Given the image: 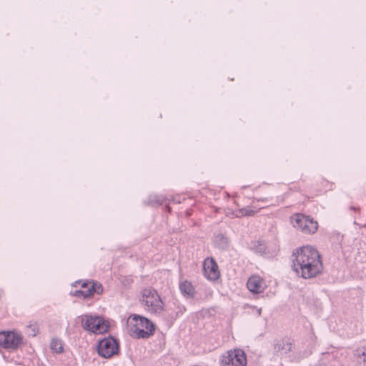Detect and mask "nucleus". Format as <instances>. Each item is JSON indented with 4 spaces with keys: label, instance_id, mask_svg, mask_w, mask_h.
Here are the masks:
<instances>
[{
    "label": "nucleus",
    "instance_id": "nucleus-19",
    "mask_svg": "<svg viewBox=\"0 0 366 366\" xmlns=\"http://www.w3.org/2000/svg\"><path fill=\"white\" fill-rule=\"evenodd\" d=\"M178 310L177 312V315H182L186 311V307L183 305H179L177 306Z\"/></svg>",
    "mask_w": 366,
    "mask_h": 366
},
{
    "label": "nucleus",
    "instance_id": "nucleus-4",
    "mask_svg": "<svg viewBox=\"0 0 366 366\" xmlns=\"http://www.w3.org/2000/svg\"><path fill=\"white\" fill-rule=\"evenodd\" d=\"M142 302L151 313L161 314L164 310L163 302L156 290L144 289L142 291Z\"/></svg>",
    "mask_w": 366,
    "mask_h": 366
},
{
    "label": "nucleus",
    "instance_id": "nucleus-16",
    "mask_svg": "<svg viewBox=\"0 0 366 366\" xmlns=\"http://www.w3.org/2000/svg\"><path fill=\"white\" fill-rule=\"evenodd\" d=\"M252 249L260 254H262L266 251V247L264 244L262 242H254L252 244Z\"/></svg>",
    "mask_w": 366,
    "mask_h": 366
},
{
    "label": "nucleus",
    "instance_id": "nucleus-13",
    "mask_svg": "<svg viewBox=\"0 0 366 366\" xmlns=\"http://www.w3.org/2000/svg\"><path fill=\"white\" fill-rule=\"evenodd\" d=\"M352 361L355 366H366V347H360L353 352Z\"/></svg>",
    "mask_w": 366,
    "mask_h": 366
},
{
    "label": "nucleus",
    "instance_id": "nucleus-9",
    "mask_svg": "<svg viewBox=\"0 0 366 366\" xmlns=\"http://www.w3.org/2000/svg\"><path fill=\"white\" fill-rule=\"evenodd\" d=\"M274 353L275 355L284 357L290 355L292 350V343L287 339L276 340L274 343Z\"/></svg>",
    "mask_w": 366,
    "mask_h": 366
},
{
    "label": "nucleus",
    "instance_id": "nucleus-21",
    "mask_svg": "<svg viewBox=\"0 0 366 366\" xmlns=\"http://www.w3.org/2000/svg\"><path fill=\"white\" fill-rule=\"evenodd\" d=\"M317 366H326V365L320 364V365H318Z\"/></svg>",
    "mask_w": 366,
    "mask_h": 366
},
{
    "label": "nucleus",
    "instance_id": "nucleus-5",
    "mask_svg": "<svg viewBox=\"0 0 366 366\" xmlns=\"http://www.w3.org/2000/svg\"><path fill=\"white\" fill-rule=\"evenodd\" d=\"M291 222L294 227L305 234H313L318 228V224L316 221L304 214H295L291 217Z\"/></svg>",
    "mask_w": 366,
    "mask_h": 366
},
{
    "label": "nucleus",
    "instance_id": "nucleus-17",
    "mask_svg": "<svg viewBox=\"0 0 366 366\" xmlns=\"http://www.w3.org/2000/svg\"><path fill=\"white\" fill-rule=\"evenodd\" d=\"M38 332L37 325L36 324L29 325L27 327V333L29 335L34 337Z\"/></svg>",
    "mask_w": 366,
    "mask_h": 366
},
{
    "label": "nucleus",
    "instance_id": "nucleus-12",
    "mask_svg": "<svg viewBox=\"0 0 366 366\" xmlns=\"http://www.w3.org/2000/svg\"><path fill=\"white\" fill-rule=\"evenodd\" d=\"M248 290L253 293H261L264 289V282L259 276L250 277L247 283Z\"/></svg>",
    "mask_w": 366,
    "mask_h": 366
},
{
    "label": "nucleus",
    "instance_id": "nucleus-6",
    "mask_svg": "<svg viewBox=\"0 0 366 366\" xmlns=\"http://www.w3.org/2000/svg\"><path fill=\"white\" fill-rule=\"evenodd\" d=\"M221 364L222 366H245L246 355L242 350L228 351L222 355Z\"/></svg>",
    "mask_w": 366,
    "mask_h": 366
},
{
    "label": "nucleus",
    "instance_id": "nucleus-3",
    "mask_svg": "<svg viewBox=\"0 0 366 366\" xmlns=\"http://www.w3.org/2000/svg\"><path fill=\"white\" fill-rule=\"evenodd\" d=\"M79 318L83 329L90 332L103 334L109 330V323L100 316L85 314L79 316Z\"/></svg>",
    "mask_w": 366,
    "mask_h": 366
},
{
    "label": "nucleus",
    "instance_id": "nucleus-7",
    "mask_svg": "<svg viewBox=\"0 0 366 366\" xmlns=\"http://www.w3.org/2000/svg\"><path fill=\"white\" fill-rule=\"evenodd\" d=\"M119 352V342L114 337L104 338L99 342L98 353L104 358H109Z\"/></svg>",
    "mask_w": 366,
    "mask_h": 366
},
{
    "label": "nucleus",
    "instance_id": "nucleus-20",
    "mask_svg": "<svg viewBox=\"0 0 366 366\" xmlns=\"http://www.w3.org/2000/svg\"><path fill=\"white\" fill-rule=\"evenodd\" d=\"M261 312H262V309H261V308H258V309L257 310V312L258 315H261Z\"/></svg>",
    "mask_w": 366,
    "mask_h": 366
},
{
    "label": "nucleus",
    "instance_id": "nucleus-18",
    "mask_svg": "<svg viewBox=\"0 0 366 366\" xmlns=\"http://www.w3.org/2000/svg\"><path fill=\"white\" fill-rule=\"evenodd\" d=\"M239 214H237V217L240 216H252L254 214L255 212L249 208H244L239 212Z\"/></svg>",
    "mask_w": 366,
    "mask_h": 366
},
{
    "label": "nucleus",
    "instance_id": "nucleus-2",
    "mask_svg": "<svg viewBox=\"0 0 366 366\" xmlns=\"http://www.w3.org/2000/svg\"><path fill=\"white\" fill-rule=\"evenodd\" d=\"M127 325L129 335L137 339H147L154 335L155 330V326L152 321L135 314L128 317Z\"/></svg>",
    "mask_w": 366,
    "mask_h": 366
},
{
    "label": "nucleus",
    "instance_id": "nucleus-14",
    "mask_svg": "<svg viewBox=\"0 0 366 366\" xmlns=\"http://www.w3.org/2000/svg\"><path fill=\"white\" fill-rule=\"evenodd\" d=\"M179 290L181 293L187 297H193L195 294L194 287L192 286V283L184 280L179 283Z\"/></svg>",
    "mask_w": 366,
    "mask_h": 366
},
{
    "label": "nucleus",
    "instance_id": "nucleus-11",
    "mask_svg": "<svg viewBox=\"0 0 366 366\" xmlns=\"http://www.w3.org/2000/svg\"><path fill=\"white\" fill-rule=\"evenodd\" d=\"M204 275L211 280H216L219 277L218 266L212 258H207L204 262Z\"/></svg>",
    "mask_w": 366,
    "mask_h": 366
},
{
    "label": "nucleus",
    "instance_id": "nucleus-15",
    "mask_svg": "<svg viewBox=\"0 0 366 366\" xmlns=\"http://www.w3.org/2000/svg\"><path fill=\"white\" fill-rule=\"evenodd\" d=\"M50 347L51 349L56 353L63 352V344L61 341L57 338H53L51 340Z\"/></svg>",
    "mask_w": 366,
    "mask_h": 366
},
{
    "label": "nucleus",
    "instance_id": "nucleus-10",
    "mask_svg": "<svg viewBox=\"0 0 366 366\" xmlns=\"http://www.w3.org/2000/svg\"><path fill=\"white\" fill-rule=\"evenodd\" d=\"M82 290H79L75 292L76 296L81 295L84 298H87L92 295L94 293L100 294L102 292V286L100 284L94 282H84L81 285Z\"/></svg>",
    "mask_w": 366,
    "mask_h": 366
},
{
    "label": "nucleus",
    "instance_id": "nucleus-1",
    "mask_svg": "<svg viewBox=\"0 0 366 366\" xmlns=\"http://www.w3.org/2000/svg\"><path fill=\"white\" fill-rule=\"evenodd\" d=\"M292 268L304 279L317 276L322 269L318 251L311 246H305L297 249L292 254Z\"/></svg>",
    "mask_w": 366,
    "mask_h": 366
},
{
    "label": "nucleus",
    "instance_id": "nucleus-8",
    "mask_svg": "<svg viewBox=\"0 0 366 366\" xmlns=\"http://www.w3.org/2000/svg\"><path fill=\"white\" fill-rule=\"evenodd\" d=\"M22 336L15 332H0V345L5 349L15 350L22 344Z\"/></svg>",
    "mask_w": 366,
    "mask_h": 366
}]
</instances>
